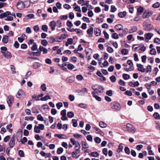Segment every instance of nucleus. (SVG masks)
Segmentation results:
<instances>
[{"label":"nucleus","mask_w":160,"mask_h":160,"mask_svg":"<svg viewBox=\"0 0 160 160\" xmlns=\"http://www.w3.org/2000/svg\"><path fill=\"white\" fill-rule=\"evenodd\" d=\"M74 10L77 12H81V10L80 9V8L78 6H77L75 7L74 8Z\"/></svg>","instance_id":"obj_52"},{"label":"nucleus","mask_w":160,"mask_h":160,"mask_svg":"<svg viewBox=\"0 0 160 160\" xmlns=\"http://www.w3.org/2000/svg\"><path fill=\"white\" fill-rule=\"evenodd\" d=\"M30 5V3L29 2L28 6L25 5L24 3L21 0H19L17 3V8L19 10L23 9L25 8L28 7Z\"/></svg>","instance_id":"obj_1"},{"label":"nucleus","mask_w":160,"mask_h":160,"mask_svg":"<svg viewBox=\"0 0 160 160\" xmlns=\"http://www.w3.org/2000/svg\"><path fill=\"white\" fill-rule=\"evenodd\" d=\"M112 38L114 39H118L119 37L118 34L116 33H114L112 35Z\"/></svg>","instance_id":"obj_49"},{"label":"nucleus","mask_w":160,"mask_h":160,"mask_svg":"<svg viewBox=\"0 0 160 160\" xmlns=\"http://www.w3.org/2000/svg\"><path fill=\"white\" fill-rule=\"evenodd\" d=\"M126 126L127 128V131L128 132L134 133L136 131L134 127L130 123H128L126 125Z\"/></svg>","instance_id":"obj_7"},{"label":"nucleus","mask_w":160,"mask_h":160,"mask_svg":"<svg viewBox=\"0 0 160 160\" xmlns=\"http://www.w3.org/2000/svg\"><path fill=\"white\" fill-rule=\"evenodd\" d=\"M111 108L115 110H119L121 109L120 105L116 102H113L111 103Z\"/></svg>","instance_id":"obj_3"},{"label":"nucleus","mask_w":160,"mask_h":160,"mask_svg":"<svg viewBox=\"0 0 160 160\" xmlns=\"http://www.w3.org/2000/svg\"><path fill=\"white\" fill-rule=\"evenodd\" d=\"M38 46L36 42L33 43V46L31 47V50L32 51H35L37 49Z\"/></svg>","instance_id":"obj_39"},{"label":"nucleus","mask_w":160,"mask_h":160,"mask_svg":"<svg viewBox=\"0 0 160 160\" xmlns=\"http://www.w3.org/2000/svg\"><path fill=\"white\" fill-rule=\"evenodd\" d=\"M126 12L125 11L120 12L118 13V16L120 18H123L126 15Z\"/></svg>","instance_id":"obj_21"},{"label":"nucleus","mask_w":160,"mask_h":160,"mask_svg":"<svg viewBox=\"0 0 160 160\" xmlns=\"http://www.w3.org/2000/svg\"><path fill=\"white\" fill-rule=\"evenodd\" d=\"M92 128L97 132V133L100 134L102 136L104 135V133L99 128L96 127H93Z\"/></svg>","instance_id":"obj_11"},{"label":"nucleus","mask_w":160,"mask_h":160,"mask_svg":"<svg viewBox=\"0 0 160 160\" xmlns=\"http://www.w3.org/2000/svg\"><path fill=\"white\" fill-rule=\"evenodd\" d=\"M48 42L46 39H43L41 41V44L44 46L46 47L48 44Z\"/></svg>","instance_id":"obj_36"},{"label":"nucleus","mask_w":160,"mask_h":160,"mask_svg":"<svg viewBox=\"0 0 160 160\" xmlns=\"http://www.w3.org/2000/svg\"><path fill=\"white\" fill-rule=\"evenodd\" d=\"M72 125L74 127H76L77 126L78 123L77 121L75 119H72Z\"/></svg>","instance_id":"obj_44"},{"label":"nucleus","mask_w":160,"mask_h":160,"mask_svg":"<svg viewBox=\"0 0 160 160\" xmlns=\"http://www.w3.org/2000/svg\"><path fill=\"white\" fill-rule=\"evenodd\" d=\"M125 152L126 154L129 155L130 153V149L128 147H126L124 148Z\"/></svg>","instance_id":"obj_51"},{"label":"nucleus","mask_w":160,"mask_h":160,"mask_svg":"<svg viewBox=\"0 0 160 160\" xmlns=\"http://www.w3.org/2000/svg\"><path fill=\"white\" fill-rule=\"evenodd\" d=\"M153 14V12L150 10H146L142 15V18H148Z\"/></svg>","instance_id":"obj_4"},{"label":"nucleus","mask_w":160,"mask_h":160,"mask_svg":"<svg viewBox=\"0 0 160 160\" xmlns=\"http://www.w3.org/2000/svg\"><path fill=\"white\" fill-rule=\"evenodd\" d=\"M1 52L2 53V52L5 53L7 51V48L5 47H2L1 48Z\"/></svg>","instance_id":"obj_57"},{"label":"nucleus","mask_w":160,"mask_h":160,"mask_svg":"<svg viewBox=\"0 0 160 160\" xmlns=\"http://www.w3.org/2000/svg\"><path fill=\"white\" fill-rule=\"evenodd\" d=\"M82 150H83V148L85 149L88 148V145L86 142L82 141Z\"/></svg>","instance_id":"obj_18"},{"label":"nucleus","mask_w":160,"mask_h":160,"mask_svg":"<svg viewBox=\"0 0 160 160\" xmlns=\"http://www.w3.org/2000/svg\"><path fill=\"white\" fill-rule=\"evenodd\" d=\"M115 28L118 30L121 31L123 29V26L121 24H118L115 26Z\"/></svg>","instance_id":"obj_27"},{"label":"nucleus","mask_w":160,"mask_h":160,"mask_svg":"<svg viewBox=\"0 0 160 160\" xmlns=\"http://www.w3.org/2000/svg\"><path fill=\"white\" fill-rule=\"evenodd\" d=\"M34 118L32 117H25V119L26 120H30L31 121H32L33 120Z\"/></svg>","instance_id":"obj_50"},{"label":"nucleus","mask_w":160,"mask_h":160,"mask_svg":"<svg viewBox=\"0 0 160 160\" xmlns=\"http://www.w3.org/2000/svg\"><path fill=\"white\" fill-rule=\"evenodd\" d=\"M150 53L152 55H155L156 53V52L155 49L154 48H152L150 50Z\"/></svg>","instance_id":"obj_53"},{"label":"nucleus","mask_w":160,"mask_h":160,"mask_svg":"<svg viewBox=\"0 0 160 160\" xmlns=\"http://www.w3.org/2000/svg\"><path fill=\"white\" fill-rule=\"evenodd\" d=\"M54 136L55 137H57L60 139H65L67 138L65 135L62 134H55Z\"/></svg>","instance_id":"obj_16"},{"label":"nucleus","mask_w":160,"mask_h":160,"mask_svg":"<svg viewBox=\"0 0 160 160\" xmlns=\"http://www.w3.org/2000/svg\"><path fill=\"white\" fill-rule=\"evenodd\" d=\"M56 25V23L55 21L53 20L50 22L49 26L51 27L52 31L55 30Z\"/></svg>","instance_id":"obj_12"},{"label":"nucleus","mask_w":160,"mask_h":160,"mask_svg":"<svg viewBox=\"0 0 160 160\" xmlns=\"http://www.w3.org/2000/svg\"><path fill=\"white\" fill-rule=\"evenodd\" d=\"M37 119L39 121H44L45 122H47V119L46 120H44L43 118L41 116L40 114H38L37 117Z\"/></svg>","instance_id":"obj_29"},{"label":"nucleus","mask_w":160,"mask_h":160,"mask_svg":"<svg viewBox=\"0 0 160 160\" xmlns=\"http://www.w3.org/2000/svg\"><path fill=\"white\" fill-rule=\"evenodd\" d=\"M16 97L20 99H22L25 97V94L22 89H19L16 95Z\"/></svg>","instance_id":"obj_5"},{"label":"nucleus","mask_w":160,"mask_h":160,"mask_svg":"<svg viewBox=\"0 0 160 160\" xmlns=\"http://www.w3.org/2000/svg\"><path fill=\"white\" fill-rule=\"evenodd\" d=\"M92 94L93 96V97H94L97 100L100 101H101V98L100 97H98V96L96 95V93L94 92H92Z\"/></svg>","instance_id":"obj_20"},{"label":"nucleus","mask_w":160,"mask_h":160,"mask_svg":"<svg viewBox=\"0 0 160 160\" xmlns=\"http://www.w3.org/2000/svg\"><path fill=\"white\" fill-rule=\"evenodd\" d=\"M63 149L61 147L58 148L57 152L58 154H60L63 151Z\"/></svg>","instance_id":"obj_47"},{"label":"nucleus","mask_w":160,"mask_h":160,"mask_svg":"<svg viewBox=\"0 0 160 160\" xmlns=\"http://www.w3.org/2000/svg\"><path fill=\"white\" fill-rule=\"evenodd\" d=\"M154 42L157 43V44H159L160 43V39L158 38H156L154 39Z\"/></svg>","instance_id":"obj_64"},{"label":"nucleus","mask_w":160,"mask_h":160,"mask_svg":"<svg viewBox=\"0 0 160 160\" xmlns=\"http://www.w3.org/2000/svg\"><path fill=\"white\" fill-rule=\"evenodd\" d=\"M94 140L95 142L97 143H99L101 142V139L98 137H96L94 138Z\"/></svg>","instance_id":"obj_54"},{"label":"nucleus","mask_w":160,"mask_h":160,"mask_svg":"<svg viewBox=\"0 0 160 160\" xmlns=\"http://www.w3.org/2000/svg\"><path fill=\"white\" fill-rule=\"evenodd\" d=\"M117 10V8L114 5H112L111 6V12H114Z\"/></svg>","instance_id":"obj_60"},{"label":"nucleus","mask_w":160,"mask_h":160,"mask_svg":"<svg viewBox=\"0 0 160 160\" xmlns=\"http://www.w3.org/2000/svg\"><path fill=\"white\" fill-rule=\"evenodd\" d=\"M76 79L78 81H82L83 79V77L81 75H77L76 77Z\"/></svg>","instance_id":"obj_48"},{"label":"nucleus","mask_w":160,"mask_h":160,"mask_svg":"<svg viewBox=\"0 0 160 160\" xmlns=\"http://www.w3.org/2000/svg\"><path fill=\"white\" fill-rule=\"evenodd\" d=\"M21 142L22 144H24L27 141V138L26 137H24L21 140Z\"/></svg>","instance_id":"obj_61"},{"label":"nucleus","mask_w":160,"mask_h":160,"mask_svg":"<svg viewBox=\"0 0 160 160\" xmlns=\"http://www.w3.org/2000/svg\"><path fill=\"white\" fill-rule=\"evenodd\" d=\"M143 26L144 29L146 30H150L153 28V26L147 21H145L143 23Z\"/></svg>","instance_id":"obj_6"},{"label":"nucleus","mask_w":160,"mask_h":160,"mask_svg":"<svg viewBox=\"0 0 160 160\" xmlns=\"http://www.w3.org/2000/svg\"><path fill=\"white\" fill-rule=\"evenodd\" d=\"M35 53L37 54L36 55V56H40V52H39L38 51L36 52L29 51L28 52V54L30 55H31L32 54H33V55H35Z\"/></svg>","instance_id":"obj_24"},{"label":"nucleus","mask_w":160,"mask_h":160,"mask_svg":"<svg viewBox=\"0 0 160 160\" xmlns=\"http://www.w3.org/2000/svg\"><path fill=\"white\" fill-rule=\"evenodd\" d=\"M121 52L122 54L124 55H126L128 53V51L127 49H123L122 50Z\"/></svg>","instance_id":"obj_45"},{"label":"nucleus","mask_w":160,"mask_h":160,"mask_svg":"<svg viewBox=\"0 0 160 160\" xmlns=\"http://www.w3.org/2000/svg\"><path fill=\"white\" fill-rule=\"evenodd\" d=\"M80 150H76V151L75 152H73L72 153V157L73 158H75L77 154H79L80 152Z\"/></svg>","instance_id":"obj_25"},{"label":"nucleus","mask_w":160,"mask_h":160,"mask_svg":"<svg viewBox=\"0 0 160 160\" xmlns=\"http://www.w3.org/2000/svg\"><path fill=\"white\" fill-rule=\"evenodd\" d=\"M67 68L69 70H72L74 68V66L72 64H68L67 65Z\"/></svg>","instance_id":"obj_43"},{"label":"nucleus","mask_w":160,"mask_h":160,"mask_svg":"<svg viewBox=\"0 0 160 160\" xmlns=\"http://www.w3.org/2000/svg\"><path fill=\"white\" fill-rule=\"evenodd\" d=\"M123 78L125 80H127L130 78V76L126 74H123L122 75Z\"/></svg>","instance_id":"obj_59"},{"label":"nucleus","mask_w":160,"mask_h":160,"mask_svg":"<svg viewBox=\"0 0 160 160\" xmlns=\"http://www.w3.org/2000/svg\"><path fill=\"white\" fill-rule=\"evenodd\" d=\"M153 116L156 119H160V116L158 112H155L153 114Z\"/></svg>","instance_id":"obj_35"},{"label":"nucleus","mask_w":160,"mask_h":160,"mask_svg":"<svg viewBox=\"0 0 160 160\" xmlns=\"http://www.w3.org/2000/svg\"><path fill=\"white\" fill-rule=\"evenodd\" d=\"M42 29L44 32H47L48 29V26L46 25H43L42 26Z\"/></svg>","instance_id":"obj_38"},{"label":"nucleus","mask_w":160,"mask_h":160,"mask_svg":"<svg viewBox=\"0 0 160 160\" xmlns=\"http://www.w3.org/2000/svg\"><path fill=\"white\" fill-rule=\"evenodd\" d=\"M15 134H13L9 142V145L11 148L13 147L15 145Z\"/></svg>","instance_id":"obj_8"},{"label":"nucleus","mask_w":160,"mask_h":160,"mask_svg":"<svg viewBox=\"0 0 160 160\" xmlns=\"http://www.w3.org/2000/svg\"><path fill=\"white\" fill-rule=\"evenodd\" d=\"M99 126L102 128H104L107 127V125L104 122L102 121H100L99 123Z\"/></svg>","instance_id":"obj_26"},{"label":"nucleus","mask_w":160,"mask_h":160,"mask_svg":"<svg viewBox=\"0 0 160 160\" xmlns=\"http://www.w3.org/2000/svg\"><path fill=\"white\" fill-rule=\"evenodd\" d=\"M2 53L3 54L4 56L6 58H10L12 57L11 53L8 51H7L5 53L2 52Z\"/></svg>","instance_id":"obj_15"},{"label":"nucleus","mask_w":160,"mask_h":160,"mask_svg":"<svg viewBox=\"0 0 160 160\" xmlns=\"http://www.w3.org/2000/svg\"><path fill=\"white\" fill-rule=\"evenodd\" d=\"M75 79V77L73 76H71L68 78L66 80L69 83H72L74 81Z\"/></svg>","instance_id":"obj_14"},{"label":"nucleus","mask_w":160,"mask_h":160,"mask_svg":"<svg viewBox=\"0 0 160 160\" xmlns=\"http://www.w3.org/2000/svg\"><path fill=\"white\" fill-rule=\"evenodd\" d=\"M87 105L83 103H81L78 104V107L83 109H85L86 108Z\"/></svg>","instance_id":"obj_40"},{"label":"nucleus","mask_w":160,"mask_h":160,"mask_svg":"<svg viewBox=\"0 0 160 160\" xmlns=\"http://www.w3.org/2000/svg\"><path fill=\"white\" fill-rule=\"evenodd\" d=\"M39 50H40V53L42 51L43 52V53L44 54H46L48 52V49L46 48L43 47L42 46H40L39 47Z\"/></svg>","instance_id":"obj_13"},{"label":"nucleus","mask_w":160,"mask_h":160,"mask_svg":"<svg viewBox=\"0 0 160 160\" xmlns=\"http://www.w3.org/2000/svg\"><path fill=\"white\" fill-rule=\"evenodd\" d=\"M106 94L109 96H112V90H109L107 91L106 92Z\"/></svg>","instance_id":"obj_62"},{"label":"nucleus","mask_w":160,"mask_h":160,"mask_svg":"<svg viewBox=\"0 0 160 160\" xmlns=\"http://www.w3.org/2000/svg\"><path fill=\"white\" fill-rule=\"evenodd\" d=\"M34 132L37 133H39L40 132V130L39 128L38 127L35 125L34 128Z\"/></svg>","instance_id":"obj_41"},{"label":"nucleus","mask_w":160,"mask_h":160,"mask_svg":"<svg viewBox=\"0 0 160 160\" xmlns=\"http://www.w3.org/2000/svg\"><path fill=\"white\" fill-rule=\"evenodd\" d=\"M153 35V34L151 33H148L145 34V41L146 42H148V40L151 38Z\"/></svg>","instance_id":"obj_10"},{"label":"nucleus","mask_w":160,"mask_h":160,"mask_svg":"<svg viewBox=\"0 0 160 160\" xmlns=\"http://www.w3.org/2000/svg\"><path fill=\"white\" fill-rule=\"evenodd\" d=\"M14 101V98L12 95H9L8 96L7 99V101L9 107L12 106V103Z\"/></svg>","instance_id":"obj_9"},{"label":"nucleus","mask_w":160,"mask_h":160,"mask_svg":"<svg viewBox=\"0 0 160 160\" xmlns=\"http://www.w3.org/2000/svg\"><path fill=\"white\" fill-rule=\"evenodd\" d=\"M90 155L92 157L98 158L99 156V154L96 152H92L90 154Z\"/></svg>","instance_id":"obj_32"},{"label":"nucleus","mask_w":160,"mask_h":160,"mask_svg":"<svg viewBox=\"0 0 160 160\" xmlns=\"http://www.w3.org/2000/svg\"><path fill=\"white\" fill-rule=\"evenodd\" d=\"M137 17H136L134 19V21H138L140 19V17L139 16L140 15V7L138 8L137 9Z\"/></svg>","instance_id":"obj_17"},{"label":"nucleus","mask_w":160,"mask_h":160,"mask_svg":"<svg viewBox=\"0 0 160 160\" xmlns=\"http://www.w3.org/2000/svg\"><path fill=\"white\" fill-rule=\"evenodd\" d=\"M8 40V37L6 35H4L2 39V42L4 43H7Z\"/></svg>","instance_id":"obj_22"},{"label":"nucleus","mask_w":160,"mask_h":160,"mask_svg":"<svg viewBox=\"0 0 160 160\" xmlns=\"http://www.w3.org/2000/svg\"><path fill=\"white\" fill-rule=\"evenodd\" d=\"M93 32V28H91L87 30V33L89 34V37H91Z\"/></svg>","instance_id":"obj_23"},{"label":"nucleus","mask_w":160,"mask_h":160,"mask_svg":"<svg viewBox=\"0 0 160 160\" xmlns=\"http://www.w3.org/2000/svg\"><path fill=\"white\" fill-rule=\"evenodd\" d=\"M95 34L97 36H99L101 34V30L98 28H95L94 29Z\"/></svg>","instance_id":"obj_19"},{"label":"nucleus","mask_w":160,"mask_h":160,"mask_svg":"<svg viewBox=\"0 0 160 160\" xmlns=\"http://www.w3.org/2000/svg\"><path fill=\"white\" fill-rule=\"evenodd\" d=\"M32 112L34 113H38L39 112L36 107H33L32 109Z\"/></svg>","instance_id":"obj_42"},{"label":"nucleus","mask_w":160,"mask_h":160,"mask_svg":"<svg viewBox=\"0 0 160 160\" xmlns=\"http://www.w3.org/2000/svg\"><path fill=\"white\" fill-rule=\"evenodd\" d=\"M160 5L159 2H157L152 5V7L154 8H158Z\"/></svg>","instance_id":"obj_58"},{"label":"nucleus","mask_w":160,"mask_h":160,"mask_svg":"<svg viewBox=\"0 0 160 160\" xmlns=\"http://www.w3.org/2000/svg\"><path fill=\"white\" fill-rule=\"evenodd\" d=\"M62 103L61 102H59L56 104V106L58 109H59L60 108L62 107Z\"/></svg>","instance_id":"obj_46"},{"label":"nucleus","mask_w":160,"mask_h":160,"mask_svg":"<svg viewBox=\"0 0 160 160\" xmlns=\"http://www.w3.org/2000/svg\"><path fill=\"white\" fill-rule=\"evenodd\" d=\"M40 89L43 91H45L47 89L46 84L45 83H43L41 85L40 87Z\"/></svg>","instance_id":"obj_37"},{"label":"nucleus","mask_w":160,"mask_h":160,"mask_svg":"<svg viewBox=\"0 0 160 160\" xmlns=\"http://www.w3.org/2000/svg\"><path fill=\"white\" fill-rule=\"evenodd\" d=\"M40 66V64L38 62H35L33 64V67L34 69H37Z\"/></svg>","instance_id":"obj_30"},{"label":"nucleus","mask_w":160,"mask_h":160,"mask_svg":"<svg viewBox=\"0 0 160 160\" xmlns=\"http://www.w3.org/2000/svg\"><path fill=\"white\" fill-rule=\"evenodd\" d=\"M18 154L21 157H23L24 156V153L22 150H19L18 151Z\"/></svg>","instance_id":"obj_55"},{"label":"nucleus","mask_w":160,"mask_h":160,"mask_svg":"<svg viewBox=\"0 0 160 160\" xmlns=\"http://www.w3.org/2000/svg\"><path fill=\"white\" fill-rule=\"evenodd\" d=\"M110 79L112 82H115L116 81V77L113 75L111 77H110Z\"/></svg>","instance_id":"obj_56"},{"label":"nucleus","mask_w":160,"mask_h":160,"mask_svg":"<svg viewBox=\"0 0 160 160\" xmlns=\"http://www.w3.org/2000/svg\"><path fill=\"white\" fill-rule=\"evenodd\" d=\"M92 88L97 92L102 93L103 92L104 88L99 85H93Z\"/></svg>","instance_id":"obj_2"},{"label":"nucleus","mask_w":160,"mask_h":160,"mask_svg":"<svg viewBox=\"0 0 160 160\" xmlns=\"http://www.w3.org/2000/svg\"><path fill=\"white\" fill-rule=\"evenodd\" d=\"M51 99V98L49 95H46L40 99L42 101H46L48 99Z\"/></svg>","instance_id":"obj_33"},{"label":"nucleus","mask_w":160,"mask_h":160,"mask_svg":"<svg viewBox=\"0 0 160 160\" xmlns=\"http://www.w3.org/2000/svg\"><path fill=\"white\" fill-rule=\"evenodd\" d=\"M47 39L48 40V42L51 43L54 42H55V38L53 37H48Z\"/></svg>","instance_id":"obj_31"},{"label":"nucleus","mask_w":160,"mask_h":160,"mask_svg":"<svg viewBox=\"0 0 160 160\" xmlns=\"http://www.w3.org/2000/svg\"><path fill=\"white\" fill-rule=\"evenodd\" d=\"M74 114L72 112H68L67 113V116L70 118H71L74 116Z\"/></svg>","instance_id":"obj_34"},{"label":"nucleus","mask_w":160,"mask_h":160,"mask_svg":"<svg viewBox=\"0 0 160 160\" xmlns=\"http://www.w3.org/2000/svg\"><path fill=\"white\" fill-rule=\"evenodd\" d=\"M61 121L59 122L57 125V128L58 129H61L62 128V124L61 123Z\"/></svg>","instance_id":"obj_63"},{"label":"nucleus","mask_w":160,"mask_h":160,"mask_svg":"<svg viewBox=\"0 0 160 160\" xmlns=\"http://www.w3.org/2000/svg\"><path fill=\"white\" fill-rule=\"evenodd\" d=\"M123 147L122 145V143L120 144L118 147V148L117 150V152H120L122 151V149Z\"/></svg>","instance_id":"obj_28"}]
</instances>
